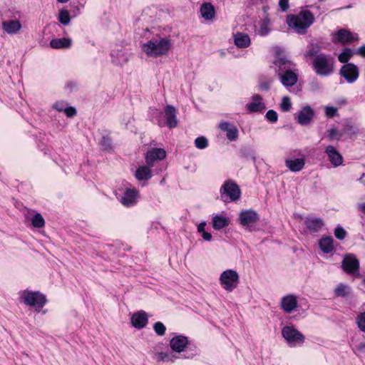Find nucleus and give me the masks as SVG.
Returning a JSON list of instances; mask_svg holds the SVG:
<instances>
[{
	"instance_id": "54",
	"label": "nucleus",
	"mask_w": 365,
	"mask_h": 365,
	"mask_svg": "<svg viewBox=\"0 0 365 365\" xmlns=\"http://www.w3.org/2000/svg\"><path fill=\"white\" fill-rule=\"evenodd\" d=\"M357 53L362 57H365V45L359 47Z\"/></svg>"
},
{
	"instance_id": "38",
	"label": "nucleus",
	"mask_w": 365,
	"mask_h": 365,
	"mask_svg": "<svg viewBox=\"0 0 365 365\" xmlns=\"http://www.w3.org/2000/svg\"><path fill=\"white\" fill-rule=\"evenodd\" d=\"M292 107V103L290 101V98L288 96H284L282 99V103L280 104V108L284 112H287L290 110Z\"/></svg>"
},
{
	"instance_id": "41",
	"label": "nucleus",
	"mask_w": 365,
	"mask_h": 365,
	"mask_svg": "<svg viewBox=\"0 0 365 365\" xmlns=\"http://www.w3.org/2000/svg\"><path fill=\"white\" fill-rule=\"evenodd\" d=\"M356 322L359 328L365 332V312L359 315L356 318Z\"/></svg>"
},
{
	"instance_id": "44",
	"label": "nucleus",
	"mask_w": 365,
	"mask_h": 365,
	"mask_svg": "<svg viewBox=\"0 0 365 365\" xmlns=\"http://www.w3.org/2000/svg\"><path fill=\"white\" fill-rule=\"evenodd\" d=\"M336 108L332 106H327L325 108V113L328 117H333L336 113Z\"/></svg>"
},
{
	"instance_id": "40",
	"label": "nucleus",
	"mask_w": 365,
	"mask_h": 365,
	"mask_svg": "<svg viewBox=\"0 0 365 365\" xmlns=\"http://www.w3.org/2000/svg\"><path fill=\"white\" fill-rule=\"evenodd\" d=\"M101 144L104 150H109L112 148V141L108 136H103L102 138Z\"/></svg>"
},
{
	"instance_id": "13",
	"label": "nucleus",
	"mask_w": 365,
	"mask_h": 365,
	"mask_svg": "<svg viewBox=\"0 0 365 365\" xmlns=\"http://www.w3.org/2000/svg\"><path fill=\"white\" fill-rule=\"evenodd\" d=\"M259 220L258 214L252 210H245L240 214V224L244 227H250Z\"/></svg>"
},
{
	"instance_id": "8",
	"label": "nucleus",
	"mask_w": 365,
	"mask_h": 365,
	"mask_svg": "<svg viewBox=\"0 0 365 365\" xmlns=\"http://www.w3.org/2000/svg\"><path fill=\"white\" fill-rule=\"evenodd\" d=\"M341 267L346 274L357 278L361 277L359 262L354 255L349 254L345 255L341 262Z\"/></svg>"
},
{
	"instance_id": "50",
	"label": "nucleus",
	"mask_w": 365,
	"mask_h": 365,
	"mask_svg": "<svg viewBox=\"0 0 365 365\" xmlns=\"http://www.w3.org/2000/svg\"><path fill=\"white\" fill-rule=\"evenodd\" d=\"M329 136L331 138H336L339 136V131L336 128H332L329 130Z\"/></svg>"
},
{
	"instance_id": "28",
	"label": "nucleus",
	"mask_w": 365,
	"mask_h": 365,
	"mask_svg": "<svg viewBox=\"0 0 365 365\" xmlns=\"http://www.w3.org/2000/svg\"><path fill=\"white\" fill-rule=\"evenodd\" d=\"M229 223V219L222 215H216L212 218V226L215 230H221L228 226Z\"/></svg>"
},
{
	"instance_id": "43",
	"label": "nucleus",
	"mask_w": 365,
	"mask_h": 365,
	"mask_svg": "<svg viewBox=\"0 0 365 365\" xmlns=\"http://www.w3.org/2000/svg\"><path fill=\"white\" fill-rule=\"evenodd\" d=\"M346 231L341 227H337L335 229L334 235L335 237L339 240H344L346 237Z\"/></svg>"
},
{
	"instance_id": "48",
	"label": "nucleus",
	"mask_w": 365,
	"mask_h": 365,
	"mask_svg": "<svg viewBox=\"0 0 365 365\" xmlns=\"http://www.w3.org/2000/svg\"><path fill=\"white\" fill-rule=\"evenodd\" d=\"M272 83V81H266V82H261L259 83V88L261 90L268 91L270 87V84Z\"/></svg>"
},
{
	"instance_id": "16",
	"label": "nucleus",
	"mask_w": 365,
	"mask_h": 365,
	"mask_svg": "<svg viewBox=\"0 0 365 365\" xmlns=\"http://www.w3.org/2000/svg\"><path fill=\"white\" fill-rule=\"evenodd\" d=\"M165 117L166 118L167 125L170 128L177 126L178 120L176 116V109L172 106H168L165 108Z\"/></svg>"
},
{
	"instance_id": "17",
	"label": "nucleus",
	"mask_w": 365,
	"mask_h": 365,
	"mask_svg": "<svg viewBox=\"0 0 365 365\" xmlns=\"http://www.w3.org/2000/svg\"><path fill=\"white\" fill-rule=\"evenodd\" d=\"M131 322L135 328L141 329L148 323L147 314L144 311H139L132 316Z\"/></svg>"
},
{
	"instance_id": "47",
	"label": "nucleus",
	"mask_w": 365,
	"mask_h": 365,
	"mask_svg": "<svg viewBox=\"0 0 365 365\" xmlns=\"http://www.w3.org/2000/svg\"><path fill=\"white\" fill-rule=\"evenodd\" d=\"M53 108L56 110H57L60 112H62V111H64V110L66 108V105L63 102H57L53 105Z\"/></svg>"
},
{
	"instance_id": "23",
	"label": "nucleus",
	"mask_w": 365,
	"mask_h": 365,
	"mask_svg": "<svg viewBox=\"0 0 365 365\" xmlns=\"http://www.w3.org/2000/svg\"><path fill=\"white\" fill-rule=\"evenodd\" d=\"M200 14L205 20H212L215 15V8L210 3H204L200 7Z\"/></svg>"
},
{
	"instance_id": "59",
	"label": "nucleus",
	"mask_w": 365,
	"mask_h": 365,
	"mask_svg": "<svg viewBox=\"0 0 365 365\" xmlns=\"http://www.w3.org/2000/svg\"><path fill=\"white\" fill-rule=\"evenodd\" d=\"M69 0H57L58 2L59 3H66L68 2Z\"/></svg>"
},
{
	"instance_id": "45",
	"label": "nucleus",
	"mask_w": 365,
	"mask_h": 365,
	"mask_svg": "<svg viewBox=\"0 0 365 365\" xmlns=\"http://www.w3.org/2000/svg\"><path fill=\"white\" fill-rule=\"evenodd\" d=\"M63 112L69 118L73 117L76 114V110L73 107H66Z\"/></svg>"
},
{
	"instance_id": "57",
	"label": "nucleus",
	"mask_w": 365,
	"mask_h": 365,
	"mask_svg": "<svg viewBox=\"0 0 365 365\" xmlns=\"http://www.w3.org/2000/svg\"><path fill=\"white\" fill-rule=\"evenodd\" d=\"M333 167H337L341 165L342 161H331Z\"/></svg>"
},
{
	"instance_id": "39",
	"label": "nucleus",
	"mask_w": 365,
	"mask_h": 365,
	"mask_svg": "<svg viewBox=\"0 0 365 365\" xmlns=\"http://www.w3.org/2000/svg\"><path fill=\"white\" fill-rule=\"evenodd\" d=\"M153 328L155 333L159 336H163L165 333L166 328L165 325L160 322H156L154 324Z\"/></svg>"
},
{
	"instance_id": "10",
	"label": "nucleus",
	"mask_w": 365,
	"mask_h": 365,
	"mask_svg": "<svg viewBox=\"0 0 365 365\" xmlns=\"http://www.w3.org/2000/svg\"><path fill=\"white\" fill-rule=\"evenodd\" d=\"M340 74L348 83H354L359 76V70L356 66L353 63H346L344 65L341 70Z\"/></svg>"
},
{
	"instance_id": "27",
	"label": "nucleus",
	"mask_w": 365,
	"mask_h": 365,
	"mask_svg": "<svg viewBox=\"0 0 365 365\" xmlns=\"http://www.w3.org/2000/svg\"><path fill=\"white\" fill-rule=\"evenodd\" d=\"M71 45V40L67 38L53 39L50 42V46L53 48H69Z\"/></svg>"
},
{
	"instance_id": "25",
	"label": "nucleus",
	"mask_w": 365,
	"mask_h": 365,
	"mask_svg": "<svg viewBox=\"0 0 365 365\" xmlns=\"http://www.w3.org/2000/svg\"><path fill=\"white\" fill-rule=\"evenodd\" d=\"M166 152L163 148H152L146 154V160H164Z\"/></svg>"
},
{
	"instance_id": "22",
	"label": "nucleus",
	"mask_w": 365,
	"mask_h": 365,
	"mask_svg": "<svg viewBox=\"0 0 365 365\" xmlns=\"http://www.w3.org/2000/svg\"><path fill=\"white\" fill-rule=\"evenodd\" d=\"M4 31L9 34L17 33L21 28L20 22L17 20L4 21L2 23Z\"/></svg>"
},
{
	"instance_id": "49",
	"label": "nucleus",
	"mask_w": 365,
	"mask_h": 365,
	"mask_svg": "<svg viewBox=\"0 0 365 365\" xmlns=\"http://www.w3.org/2000/svg\"><path fill=\"white\" fill-rule=\"evenodd\" d=\"M158 358L160 361H168L170 359V356L167 353L160 352L158 354Z\"/></svg>"
},
{
	"instance_id": "7",
	"label": "nucleus",
	"mask_w": 365,
	"mask_h": 365,
	"mask_svg": "<svg viewBox=\"0 0 365 365\" xmlns=\"http://www.w3.org/2000/svg\"><path fill=\"white\" fill-rule=\"evenodd\" d=\"M282 335L286 341L292 346L303 344L304 336L293 326H285L282 329Z\"/></svg>"
},
{
	"instance_id": "60",
	"label": "nucleus",
	"mask_w": 365,
	"mask_h": 365,
	"mask_svg": "<svg viewBox=\"0 0 365 365\" xmlns=\"http://www.w3.org/2000/svg\"><path fill=\"white\" fill-rule=\"evenodd\" d=\"M363 283L365 285V278L363 279Z\"/></svg>"
},
{
	"instance_id": "18",
	"label": "nucleus",
	"mask_w": 365,
	"mask_h": 365,
	"mask_svg": "<svg viewBox=\"0 0 365 365\" xmlns=\"http://www.w3.org/2000/svg\"><path fill=\"white\" fill-rule=\"evenodd\" d=\"M222 130L227 132V138L230 140H235L238 137V130L237 127L227 122H222L220 124Z\"/></svg>"
},
{
	"instance_id": "30",
	"label": "nucleus",
	"mask_w": 365,
	"mask_h": 365,
	"mask_svg": "<svg viewBox=\"0 0 365 365\" xmlns=\"http://www.w3.org/2000/svg\"><path fill=\"white\" fill-rule=\"evenodd\" d=\"M350 293V287L344 284H339L334 290V294L336 297H345L349 296Z\"/></svg>"
},
{
	"instance_id": "35",
	"label": "nucleus",
	"mask_w": 365,
	"mask_h": 365,
	"mask_svg": "<svg viewBox=\"0 0 365 365\" xmlns=\"http://www.w3.org/2000/svg\"><path fill=\"white\" fill-rule=\"evenodd\" d=\"M352 55V51L350 48H346L339 55L338 59L341 63H346Z\"/></svg>"
},
{
	"instance_id": "20",
	"label": "nucleus",
	"mask_w": 365,
	"mask_h": 365,
	"mask_svg": "<svg viewBox=\"0 0 365 365\" xmlns=\"http://www.w3.org/2000/svg\"><path fill=\"white\" fill-rule=\"evenodd\" d=\"M234 41L235 44L238 48H247L250 45V36L244 33H237L234 35Z\"/></svg>"
},
{
	"instance_id": "14",
	"label": "nucleus",
	"mask_w": 365,
	"mask_h": 365,
	"mask_svg": "<svg viewBox=\"0 0 365 365\" xmlns=\"http://www.w3.org/2000/svg\"><path fill=\"white\" fill-rule=\"evenodd\" d=\"M188 344L187 338L180 335L173 337L170 341L171 349L176 352H182Z\"/></svg>"
},
{
	"instance_id": "12",
	"label": "nucleus",
	"mask_w": 365,
	"mask_h": 365,
	"mask_svg": "<svg viewBox=\"0 0 365 365\" xmlns=\"http://www.w3.org/2000/svg\"><path fill=\"white\" fill-rule=\"evenodd\" d=\"M314 117V110L309 106L303 107L296 115L297 121L302 125H309Z\"/></svg>"
},
{
	"instance_id": "24",
	"label": "nucleus",
	"mask_w": 365,
	"mask_h": 365,
	"mask_svg": "<svg viewBox=\"0 0 365 365\" xmlns=\"http://www.w3.org/2000/svg\"><path fill=\"white\" fill-rule=\"evenodd\" d=\"M305 224L309 230L318 232L324 226V221L321 218L307 217Z\"/></svg>"
},
{
	"instance_id": "11",
	"label": "nucleus",
	"mask_w": 365,
	"mask_h": 365,
	"mask_svg": "<svg viewBox=\"0 0 365 365\" xmlns=\"http://www.w3.org/2000/svg\"><path fill=\"white\" fill-rule=\"evenodd\" d=\"M357 39V34H353L349 31L344 29L339 30L332 37V41L334 43H341L342 44L351 43Z\"/></svg>"
},
{
	"instance_id": "6",
	"label": "nucleus",
	"mask_w": 365,
	"mask_h": 365,
	"mask_svg": "<svg viewBox=\"0 0 365 365\" xmlns=\"http://www.w3.org/2000/svg\"><path fill=\"white\" fill-rule=\"evenodd\" d=\"M220 282L222 287L226 291L232 292L239 284V274L235 270L227 269L220 274Z\"/></svg>"
},
{
	"instance_id": "55",
	"label": "nucleus",
	"mask_w": 365,
	"mask_h": 365,
	"mask_svg": "<svg viewBox=\"0 0 365 365\" xmlns=\"http://www.w3.org/2000/svg\"><path fill=\"white\" fill-rule=\"evenodd\" d=\"M205 225H206V223H205V222H201V223L198 225V227H197L198 232H200V233H202V232H203V231H205Z\"/></svg>"
},
{
	"instance_id": "37",
	"label": "nucleus",
	"mask_w": 365,
	"mask_h": 365,
	"mask_svg": "<svg viewBox=\"0 0 365 365\" xmlns=\"http://www.w3.org/2000/svg\"><path fill=\"white\" fill-rule=\"evenodd\" d=\"M195 145L199 149L205 148L208 145L207 139L204 136L198 137L195 140Z\"/></svg>"
},
{
	"instance_id": "2",
	"label": "nucleus",
	"mask_w": 365,
	"mask_h": 365,
	"mask_svg": "<svg viewBox=\"0 0 365 365\" xmlns=\"http://www.w3.org/2000/svg\"><path fill=\"white\" fill-rule=\"evenodd\" d=\"M313 14L309 11H301L297 15H289L287 18L288 26L298 34H303L313 24Z\"/></svg>"
},
{
	"instance_id": "56",
	"label": "nucleus",
	"mask_w": 365,
	"mask_h": 365,
	"mask_svg": "<svg viewBox=\"0 0 365 365\" xmlns=\"http://www.w3.org/2000/svg\"><path fill=\"white\" fill-rule=\"evenodd\" d=\"M359 210L365 213V203H361L359 205Z\"/></svg>"
},
{
	"instance_id": "31",
	"label": "nucleus",
	"mask_w": 365,
	"mask_h": 365,
	"mask_svg": "<svg viewBox=\"0 0 365 365\" xmlns=\"http://www.w3.org/2000/svg\"><path fill=\"white\" fill-rule=\"evenodd\" d=\"M31 222L32 226L36 228H41L45 225V220L42 215L38 212H36L33 215Z\"/></svg>"
},
{
	"instance_id": "15",
	"label": "nucleus",
	"mask_w": 365,
	"mask_h": 365,
	"mask_svg": "<svg viewBox=\"0 0 365 365\" xmlns=\"http://www.w3.org/2000/svg\"><path fill=\"white\" fill-rule=\"evenodd\" d=\"M281 306L287 313H290L297 307V299L294 295H287L282 299Z\"/></svg>"
},
{
	"instance_id": "1",
	"label": "nucleus",
	"mask_w": 365,
	"mask_h": 365,
	"mask_svg": "<svg viewBox=\"0 0 365 365\" xmlns=\"http://www.w3.org/2000/svg\"><path fill=\"white\" fill-rule=\"evenodd\" d=\"M274 51L277 55L274 64L279 67L280 72L278 75L282 83L286 87L294 86L298 80L297 73L292 70L294 64L284 56L283 49L276 46L274 48Z\"/></svg>"
},
{
	"instance_id": "36",
	"label": "nucleus",
	"mask_w": 365,
	"mask_h": 365,
	"mask_svg": "<svg viewBox=\"0 0 365 365\" xmlns=\"http://www.w3.org/2000/svg\"><path fill=\"white\" fill-rule=\"evenodd\" d=\"M320 47L316 44H312L309 46L308 51L306 52V53L304 54V56L306 58H308V57H312V56H316L317 55H319L320 54L319 52H320Z\"/></svg>"
},
{
	"instance_id": "33",
	"label": "nucleus",
	"mask_w": 365,
	"mask_h": 365,
	"mask_svg": "<svg viewBox=\"0 0 365 365\" xmlns=\"http://www.w3.org/2000/svg\"><path fill=\"white\" fill-rule=\"evenodd\" d=\"M58 19L63 25H68L71 21L69 11L65 9H61L58 13Z\"/></svg>"
},
{
	"instance_id": "29",
	"label": "nucleus",
	"mask_w": 365,
	"mask_h": 365,
	"mask_svg": "<svg viewBox=\"0 0 365 365\" xmlns=\"http://www.w3.org/2000/svg\"><path fill=\"white\" fill-rule=\"evenodd\" d=\"M319 247L325 253H329L333 250V239L330 237L322 238L319 241Z\"/></svg>"
},
{
	"instance_id": "46",
	"label": "nucleus",
	"mask_w": 365,
	"mask_h": 365,
	"mask_svg": "<svg viewBox=\"0 0 365 365\" xmlns=\"http://www.w3.org/2000/svg\"><path fill=\"white\" fill-rule=\"evenodd\" d=\"M279 6L282 11H287L289 9V0H279Z\"/></svg>"
},
{
	"instance_id": "42",
	"label": "nucleus",
	"mask_w": 365,
	"mask_h": 365,
	"mask_svg": "<svg viewBox=\"0 0 365 365\" xmlns=\"http://www.w3.org/2000/svg\"><path fill=\"white\" fill-rule=\"evenodd\" d=\"M267 119L271 123H275L277 120V113L274 110H269L266 113Z\"/></svg>"
},
{
	"instance_id": "19",
	"label": "nucleus",
	"mask_w": 365,
	"mask_h": 365,
	"mask_svg": "<svg viewBox=\"0 0 365 365\" xmlns=\"http://www.w3.org/2000/svg\"><path fill=\"white\" fill-rule=\"evenodd\" d=\"M247 108L250 112H259L265 109V106L262 102V98L259 95H255L252 97V101L247 105Z\"/></svg>"
},
{
	"instance_id": "34",
	"label": "nucleus",
	"mask_w": 365,
	"mask_h": 365,
	"mask_svg": "<svg viewBox=\"0 0 365 365\" xmlns=\"http://www.w3.org/2000/svg\"><path fill=\"white\" fill-rule=\"evenodd\" d=\"M326 153H327L330 160H342V156L333 146H328L326 149Z\"/></svg>"
},
{
	"instance_id": "26",
	"label": "nucleus",
	"mask_w": 365,
	"mask_h": 365,
	"mask_svg": "<svg viewBox=\"0 0 365 365\" xmlns=\"http://www.w3.org/2000/svg\"><path fill=\"white\" fill-rule=\"evenodd\" d=\"M150 166H152V165H150L149 166H141L138 168L135 173V178L138 180H147L150 178L151 171Z\"/></svg>"
},
{
	"instance_id": "52",
	"label": "nucleus",
	"mask_w": 365,
	"mask_h": 365,
	"mask_svg": "<svg viewBox=\"0 0 365 365\" xmlns=\"http://www.w3.org/2000/svg\"><path fill=\"white\" fill-rule=\"evenodd\" d=\"M259 34L262 36H264L266 34H268V29L267 28V25L265 24H263L262 26H261V29H260V31H259Z\"/></svg>"
},
{
	"instance_id": "51",
	"label": "nucleus",
	"mask_w": 365,
	"mask_h": 365,
	"mask_svg": "<svg viewBox=\"0 0 365 365\" xmlns=\"http://www.w3.org/2000/svg\"><path fill=\"white\" fill-rule=\"evenodd\" d=\"M202 238L206 241H210L212 239V235L206 231H203L202 233Z\"/></svg>"
},
{
	"instance_id": "5",
	"label": "nucleus",
	"mask_w": 365,
	"mask_h": 365,
	"mask_svg": "<svg viewBox=\"0 0 365 365\" xmlns=\"http://www.w3.org/2000/svg\"><path fill=\"white\" fill-rule=\"evenodd\" d=\"M21 298L26 304L35 307L38 311H39L46 302L45 295L39 292L25 290L21 293Z\"/></svg>"
},
{
	"instance_id": "53",
	"label": "nucleus",
	"mask_w": 365,
	"mask_h": 365,
	"mask_svg": "<svg viewBox=\"0 0 365 365\" xmlns=\"http://www.w3.org/2000/svg\"><path fill=\"white\" fill-rule=\"evenodd\" d=\"M356 349L360 352H365V343L361 342L356 346Z\"/></svg>"
},
{
	"instance_id": "4",
	"label": "nucleus",
	"mask_w": 365,
	"mask_h": 365,
	"mask_svg": "<svg viewBox=\"0 0 365 365\" xmlns=\"http://www.w3.org/2000/svg\"><path fill=\"white\" fill-rule=\"evenodd\" d=\"M334 58L324 53L317 55L312 63L315 72L320 76L331 74L334 71Z\"/></svg>"
},
{
	"instance_id": "58",
	"label": "nucleus",
	"mask_w": 365,
	"mask_h": 365,
	"mask_svg": "<svg viewBox=\"0 0 365 365\" xmlns=\"http://www.w3.org/2000/svg\"><path fill=\"white\" fill-rule=\"evenodd\" d=\"M354 129V128L351 125H348L346 128V130L347 131H352V130Z\"/></svg>"
},
{
	"instance_id": "9",
	"label": "nucleus",
	"mask_w": 365,
	"mask_h": 365,
	"mask_svg": "<svg viewBox=\"0 0 365 365\" xmlns=\"http://www.w3.org/2000/svg\"><path fill=\"white\" fill-rule=\"evenodd\" d=\"M221 198L223 201L226 202L227 200L225 198L226 195L231 201L237 200L240 197V189L239 186L232 182L226 181L220 189Z\"/></svg>"
},
{
	"instance_id": "32",
	"label": "nucleus",
	"mask_w": 365,
	"mask_h": 365,
	"mask_svg": "<svg viewBox=\"0 0 365 365\" xmlns=\"http://www.w3.org/2000/svg\"><path fill=\"white\" fill-rule=\"evenodd\" d=\"M286 166L293 172L301 170L304 166V161H285Z\"/></svg>"
},
{
	"instance_id": "21",
	"label": "nucleus",
	"mask_w": 365,
	"mask_h": 365,
	"mask_svg": "<svg viewBox=\"0 0 365 365\" xmlns=\"http://www.w3.org/2000/svg\"><path fill=\"white\" fill-rule=\"evenodd\" d=\"M138 191L135 189L127 190L122 197L121 202L125 206H130L135 203Z\"/></svg>"
},
{
	"instance_id": "3",
	"label": "nucleus",
	"mask_w": 365,
	"mask_h": 365,
	"mask_svg": "<svg viewBox=\"0 0 365 365\" xmlns=\"http://www.w3.org/2000/svg\"><path fill=\"white\" fill-rule=\"evenodd\" d=\"M170 47L171 43L167 38L152 39L143 45V50L149 56L158 57L166 55Z\"/></svg>"
}]
</instances>
